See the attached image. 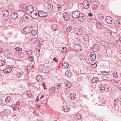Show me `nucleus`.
<instances>
[{"label": "nucleus", "instance_id": "7", "mask_svg": "<svg viewBox=\"0 0 121 121\" xmlns=\"http://www.w3.org/2000/svg\"><path fill=\"white\" fill-rule=\"evenodd\" d=\"M30 14L32 17L34 19H36L38 17L37 12L35 10H34Z\"/></svg>", "mask_w": 121, "mask_h": 121}, {"label": "nucleus", "instance_id": "49", "mask_svg": "<svg viewBox=\"0 0 121 121\" xmlns=\"http://www.w3.org/2000/svg\"><path fill=\"white\" fill-rule=\"evenodd\" d=\"M57 6L58 7V10L59 11L61 10L62 8L60 4H58Z\"/></svg>", "mask_w": 121, "mask_h": 121}, {"label": "nucleus", "instance_id": "30", "mask_svg": "<svg viewBox=\"0 0 121 121\" xmlns=\"http://www.w3.org/2000/svg\"><path fill=\"white\" fill-rule=\"evenodd\" d=\"M48 9L51 11L53 9V6L51 4H49L48 5Z\"/></svg>", "mask_w": 121, "mask_h": 121}, {"label": "nucleus", "instance_id": "51", "mask_svg": "<svg viewBox=\"0 0 121 121\" xmlns=\"http://www.w3.org/2000/svg\"><path fill=\"white\" fill-rule=\"evenodd\" d=\"M48 67H44L43 68V69H44V72H48Z\"/></svg>", "mask_w": 121, "mask_h": 121}, {"label": "nucleus", "instance_id": "40", "mask_svg": "<svg viewBox=\"0 0 121 121\" xmlns=\"http://www.w3.org/2000/svg\"><path fill=\"white\" fill-rule=\"evenodd\" d=\"M77 32L76 33L77 35L79 36L81 35L82 34V31L81 30H78Z\"/></svg>", "mask_w": 121, "mask_h": 121}, {"label": "nucleus", "instance_id": "22", "mask_svg": "<svg viewBox=\"0 0 121 121\" xmlns=\"http://www.w3.org/2000/svg\"><path fill=\"white\" fill-rule=\"evenodd\" d=\"M69 65L67 63H63L62 64V67L63 69H67L69 67Z\"/></svg>", "mask_w": 121, "mask_h": 121}, {"label": "nucleus", "instance_id": "19", "mask_svg": "<svg viewBox=\"0 0 121 121\" xmlns=\"http://www.w3.org/2000/svg\"><path fill=\"white\" fill-rule=\"evenodd\" d=\"M12 69L10 67H7V68L3 70L5 73H8L12 71Z\"/></svg>", "mask_w": 121, "mask_h": 121}, {"label": "nucleus", "instance_id": "10", "mask_svg": "<svg viewBox=\"0 0 121 121\" xmlns=\"http://www.w3.org/2000/svg\"><path fill=\"white\" fill-rule=\"evenodd\" d=\"M74 47L75 50L78 52L81 51L82 49V46L78 44H76L74 45Z\"/></svg>", "mask_w": 121, "mask_h": 121}, {"label": "nucleus", "instance_id": "21", "mask_svg": "<svg viewBox=\"0 0 121 121\" xmlns=\"http://www.w3.org/2000/svg\"><path fill=\"white\" fill-rule=\"evenodd\" d=\"M52 29L54 31L56 30L59 29V28L57 26V25L55 24H53L51 26Z\"/></svg>", "mask_w": 121, "mask_h": 121}, {"label": "nucleus", "instance_id": "61", "mask_svg": "<svg viewBox=\"0 0 121 121\" xmlns=\"http://www.w3.org/2000/svg\"><path fill=\"white\" fill-rule=\"evenodd\" d=\"M3 101V100L0 99V106L2 104Z\"/></svg>", "mask_w": 121, "mask_h": 121}, {"label": "nucleus", "instance_id": "60", "mask_svg": "<svg viewBox=\"0 0 121 121\" xmlns=\"http://www.w3.org/2000/svg\"><path fill=\"white\" fill-rule=\"evenodd\" d=\"M10 20V19L9 18L8 19H6L5 20V21L8 23H9V22Z\"/></svg>", "mask_w": 121, "mask_h": 121}, {"label": "nucleus", "instance_id": "36", "mask_svg": "<svg viewBox=\"0 0 121 121\" xmlns=\"http://www.w3.org/2000/svg\"><path fill=\"white\" fill-rule=\"evenodd\" d=\"M8 106L7 105L3 104L2 105H1L0 106V108L4 109L5 108H7Z\"/></svg>", "mask_w": 121, "mask_h": 121}, {"label": "nucleus", "instance_id": "41", "mask_svg": "<svg viewBox=\"0 0 121 121\" xmlns=\"http://www.w3.org/2000/svg\"><path fill=\"white\" fill-rule=\"evenodd\" d=\"M16 51H14V52H19L22 51V49L21 48H19L18 47H17L15 48Z\"/></svg>", "mask_w": 121, "mask_h": 121}, {"label": "nucleus", "instance_id": "34", "mask_svg": "<svg viewBox=\"0 0 121 121\" xmlns=\"http://www.w3.org/2000/svg\"><path fill=\"white\" fill-rule=\"evenodd\" d=\"M76 117L77 119L78 120H80L82 117L81 115L79 114H76Z\"/></svg>", "mask_w": 121, "mask_h": 121}, {"label": "nucleus", "instance_id": "58", "mask_svg": "<svg viewBox=\"0 0 121 121\" xmlns=\"http://www.w3.org/2000/svg\"><path fill=\"white\" fill-rule=\"evenodd\" d=\"M16 106L20 107V103L19 102L17 103L15 105V106Z\"/></svg>", "mask_w": 121, "mask_h": 121}, {"label": "nucleus", "instance_id": "20", "mask_svg": "<svg viewBox=\"0 0 121 121\" xmlns=\"http://www.w3.org/2000/svg\"><path fill=\"white\" fill-rule=\"evenodd\" d=\"M76 97V94L75 93H72L70 95V98L71 100H74L75 99Z\"/></svg>", "mask_w": 121, "mask_h": 121}, {"label": "nucleus", "instance_id": "8", "mask_svg": "<svg viewBox=\"0 0 121 121\" xmlns=\"http://www.w3.org/2000/svg\"><path fill=\"white\" fill-rule=\"evenodd\" d=\"M85 19V17L84 15L82 13H81L78 18V21L82 22H83L84 21Z\"/></svg>", "mask_w": 121, "mask_h": 121}, {"label": "nucleus", "instance_id": "57", "mask_svg": "<svg viewBox=\"0 0 121 121\" xmlns=\"http://www.w3.org/2000/svg\"><path fill=\"white\" fill-rule=\"evenodd\" d=\"M22 9H24V10L25 8V9H26V8H25V7H26V5H25V4H23V6H22Z\"/></svg>", "mask_w": 121, "mask_h": 121}, {"label": "nucleus", "instance_id": "45", "mask_svg": "<svg viewBox=\"0 0 121 121\" xmlns=\"http://www.w3.org/2000/svg\"><path fill=\"white\" fill-rule=\"evenodd\" d=\"M67 48L65 47H64L63 48L61 52L62 53H64L66 52Z\"/></svg>", "mask_w": 121, "mask_h": 121}, {"label": "nucleus", "instance_id": "53", "mask_svg": "<svg viewBox=\"0 0 121 121\" xmlns=\"http://www.w3.org/2000/svg\"><path fill=\"white\" fill-rule=\"evenodd\" d=\"M107 33L108 35V36L111 37L112 35V33L110 31H108Z\"/></svg>", "mask_w": 121, "mask_h": 121}, {"label": "nucleus", "instance_id": "14", "mask_svg": "<svg viewBox=\"0 0 121 121\" xmlns=\"http://www.w3.org/2000/svg\"><path fill=\"white\" fill-rule=\"evenodd\" d=\"M36 79L37 81L39 82H41L43 79V77L40 75H37L36 77Z\"/></svg>", "mask_w": 121, "mask_h": 121}, {"label": "nucleus", "instance_id": "56", "mask_svg": "<svg viewBox=\"0 0 121 121\" xmlns=\"http://www.w3.org/2000/svg\"><path fill=\"white\" fill-rule=\"evenodd\" d=\"M99 22H97L96 23V26L97 28H99L100 26L99 25Z\"/></svg>", "mask_w": 121, "mask_h": 121}, {"label": "nucleus", "instance_id": "29", "mask_svg": "<svg viewBox=\"0 0 121 121\" xmlns=\"http://www.w3.org/2000/svg\"><path fill=\"white\" fill-rule=\"evenodd\" d=\"M119 20H117L115 22L114 24L115 26L117 27H118L121 25Z\"/></svg>", "mask_w": 121, "mask_h": 121}, {"label": "nucleus", "instance_id": "64", "mask_svg": "<svg viewBox=\"0 0 121 121\" xmlns=\"http://www.w3.org/2000/svg\"><path fill=\"white\" fill-rule=\"evenodd\" d=\"M3 51L2 50V49L1 48H0V53H3Z\"/></svg>", "mask_w": 121, "mask_h": 121}, {"label": "nucleus", "instance_id": "46", "mask_svg": "<svg viewBox=\"0 0 121 121\" xmlns=\"http://www.w3.org/2000/svg\"><path fill=\"white\" fill-rule=\"evenodd\" d=\"M28 59L30 61H32L34 60V57L33 56H30Z\"/></svg>", "mask_w": 121, "mask_h": 121}, {"label": "nucleus", "instance_id": "28", "mask_svg": "<svg viewBox=\"0 0 121 121\" xmlns=\"http://www.w3.org/2000/svg\"><path fill=\"white\" fill-rule=\"evenodd\" d=\"M55 88L52 87L49 90V93H54L55 91Z\"/></svg>", "mask_w": 121, "mask_h": 121}, {"label": "nucleus", "instance_id": "31", "mask_svg": "<svg viewBox=\"0 0 121 121\" xmlns=\"http://www.w3.org/2000/svg\"><path fill=\"white\" fill-rule=\"evenodd\" d=\"M114 104L113 105L115 107H118V101L117 100L115 99L114 101Z\"/></svg>", "mask_w": 121, "mask_h": 121}, {"label": "nucleus", "instance_id": "11", "mask_svg": "<svg viewBox=\"0 0 121 121\" xmlns=\"http://www.w3.org/2000/svg\"><path fill=\"white\" fill-rule=\"evenodd\" d=\"M38 16L41 17H44L48 15V14L43 12H39L38 13Z\"/></svg>", "mask_w": 121, "mask_h": 121}, {"label": "nucleus", "instance_id": "38", "mask_svg": "<svg viewBox=\"0 0 121 121\" xmlns=\"http://www.w3.org/2000/svg\"><path fill=\"white\" fill-rule=\"evenodd\" d=\"M36 31L35 30H33L32 29V31L30 33V35H32L34 36L36 34Z\"/></svg>", "mask_w": 121, "mask_h": 121}, {"label": "nucleus", "instance_id": "42", "mask_svg": "<svg viewBox=\"0 0 121 121\" xmlns=\"http://www.w3.org/2000/svg\"><path fill=\"white\" fill-rule=\"evenodd\" d=\"M72 29V26H70L68 27L66 30L67 32H70Z\"/></svg>", "mask_w": 121, "mask_h": 121}, {"label": "nucleus", "instance_id": "5", "mask_svg": "<svg viewBox=\"0 0 121 121\" xmlns=\"http://www.w3.org/2000/svg\"><path fill=\"white\" fill-rule=\"evenodd\" d=\"M80 13L78 11H76L73 12L72 13V16L73 17L75 18H78Z\"/></svg>", "mask_w": 121, "mask_h": 121}, {"label": "nucleus", "instance_id": "54", "mask_svg": "<svg viewBox=\"0 0 121 121\" xmlns=\"http://www.w3.org/2000/svg\"><path fill=\"white\" fill-rule=\"evenodd\" d=\"M27 95H28V96L29 97L31 98H33V96L32 94L30 93H28Z\"/></svg>", "mask_w": 121, "mask_h": 121}, {"label": "nucleus", "instance_id": "13", "mask_svg": "<svg viewBox=\"0 0 121 121\" xmlns=\"http://www.w3.org/2000/svg\"><path fill=\"white\" fill-rule=\"evenodd\" d=\"M11 17L13 19H16L18 17L17 13L16 12H13L11 14Z\"/></svg>", "mask_w": 121, "mask_h": 121}, {"label": "nucleus", "instance_id": "4", "mask_svg": "<svg viewBox=\"0 0 121 121\" xmlns=\"http://www.w3.org/2000/svg\"><path fill=\"white\" fill-rule=\"evenodd\" d=\"M83 7L86 9L88 8L90 5V2L87 0L84 1L82 3Z\"/></svg>", "mask_w": 121, "mask_h": 121}, {"label": "nucleus", "instance_id": "23", "mask_svg": "<svg viewBox=\"0 0 121 121\" xmlns=\"http://www.w3.org/2000/svg\"><path fill=\"white\" fill-rule=\"evenodd\" d=\"M33 53L32 50H27L25 52L26 54L28 56L32 55Z\"/></svg>", "mask_w": 121, "mask_h": 121}, {"label": "nucleus", "instance_id": "33", "mask_svg": "<svg viewBox=\"0 0 121 121\" xmlns=\"http://www.w3.org/2000/svg\"><path fill=\"white\" fill-rule=\"evenodd\" d=\"M83 38L85 41H87L89 40V36H88L84 35L83 36Z\"/></svg>", "mask_w": 121, "mask_h": 121}, {"label": "nucleus", "instance_id": "47", "mask_svg": "<svg viewBox=\"0 0 121 121\" xmlns=\"http://www.w3.org/2000/svg\"><path fill=\"white\" fill-rule=\"evenodd\" d=\"M7 55L10 56H14V54L13 55V53L12 54L10 51L8 52V53Z\"/></svg>", "mask_w": 121, "mask_h": 121}, {"label": "nucleus", "instance_id": "50", "mask_svg": "<svg viewBox=\"0 0 121 121\" xmlns=\"http://www.w3.org/2000/svg\"><path fill=\"white\" fill-rule=\"evenodd\" d=\"M103 72L105 73V75H108L110 73V71L106 72V71H105Z\"/></svg>", "mask_w": 121, "mask_h": 121}, {"label": "nucleus", "instance_id": "48", "mask_svg": "<svg viewBox=\"0 0 121 121\" xmlns=\"http://www.w3.org/2000/svg\"><path fill=\"white\" fill-rule=\"evenodd\" d=\"M4 62L3 61L0 60V67L4 65Z\"/></svg>", "mask_w": 121, "mask_h": 121}, {"label": "nucleus", "instance_id": "9", "mask_svg": "<svg viewBox=\"0 0 121 121\" xmlns=\"http://www.w3.org/2000/svg\"><path fill=\"white\" fill-rule=\"evenodd\" d=\"M32 29V27H25L23 29V31L25 34H28L30 33Z\"/></svg>", "mask_w": 121, "mask_h": 121}, {"label": "nucleus", "instance_id": "24", "mask_svg": "<svg viewBox=\"0 0 121 121\" xmlns=\"http://www.w3.org/2000/svg\"><path fill=\"white\" fill-rule=\"evenodd\" d=\"M63 109L64 111L65 112H68L70 110V108L68 106L65 105L64 106Z\"/></svg>", "mask_w": 121, "mask_h": 121}, {"label": "nucleus", "instance_id": "59", "mask_svg": "<svg viewBox=\"0 0 121 121\" xmlns=\"http://www.w3.org/2000/svg\"><path fill=\"white\" fill-rule=\"evenodd\" d=\"M19 107L16 106H15L14 108L16 110H19Z\"/></svg>", "mask_w": 121, "mask_h": 121}, {"label": "nucleus", "instance_id": "39", "mask_svg": "<svg viewBox=\"0 0 121 121\" xmlns=\"http://www.w3.org/2000/svg\"><path fill=\"white\" fill-rule=\"evenodd\" d=\"M66 86L68 88H69L71 86V83L69 82L68 81L66 84Z\"/></svg>", "mask_w": 121, "mask_h": 121}, {"label": "nucleus", "instance_id": "62", "mask_svg": "<svg viewBox=\"0 0 121 121\" xmlns=\"http://www.w3.org/2000/svg\"><path fill=\"white\" fill-rule=\"evenodd\" d=\"M82 77H79L78 78V81H82Z\"/></svg>", "mask_w": 121, "mask_h": 121}, {"label": "nucleus", "instance_id": "3", "mask_svg": "<svg viewBox=\"0 0 121 121\" xmlns=\"http://www.w3.org/2000/svg\"><path fill=\"white\" fill-rule=\"evenodd\" d=\"M91 2L95 8L98 7L99 4V2L98 0H91Z\"/></svg>", "mask_w": 121, "mask_h": 121}, {"label": "nucleus", "instance_id": "1", "mask_svg": "<svg viewBox=\"0 0 121 121\" xmlns=\"http://www.w3.org/2000/svg\"><path fill=\"white\" fill-rule=\"evenodd\" d=\"M34 10V7L32 5H30L26 8V9H25L24 12L28 14H30Z\"/></svg>", "mask_w": 121, "mask_h": 121}, {"label": "nucleus", "instance_id": "37", "mask_svg": "<svg viewBox=\"0 0 121 121\" xmlns=\"http://www.w3.org/2000/svg\"><path fill=\"white\" fill-rule=\"evenodd\" d=\"M11 100V97L9 96H8L6 98L5 101L6 102L8 103Z\"/></svg>", "mask_w": 121, "mask_h": 121}, {"label": "nucleus", "instance_id": "35", "mask_svg": "<svg viewBox=\"0 0 121 121\" xmlns=\"http://www.w3.org/2000/svg\"><path fill=\"white\" fill-rule=\"evenodd\" d=\"M37 39L36 38H32L31 41V43L32 44L35 43L37 41Z\"/></svg>", "mask_w": 121, "mask_h": 121}, {"label": "nucleus", "instance_id": "44", "mask_svg": "<svg viewBox=\"0 0 121 121\" xmlns=\"http://www.w3.org/2000/svg\"><path fill=\"white\" fill-rule=\"evenodd\" d=\"M60 84L59 83H56L55 84L54 87L55 88V89H57L60 87Z\"/></svg>", "mask_w": 121, "mask_h": 121}, {"label": "nucleus", "instance_id": "16", "mask_svg": "<svg viewBox=\"0 0 121 121\" xmlns=\"http://www.w3.org/2000/svg\"><path fill=\"white\" fill-rule=\"evenodd\" d=\"M65 74L66 76L69 78H70L72 75V73L70 70H67L65 73Z\"/></svg>", "mask_w": 121, "mask_h": 121}, {"label": "nucleus", "instance_id": "63", "mask_svg": "<svg viewBox=\"0 0 121 121\" xmlns=\"http://www.w3.org/2000/svg\"><path fill=\"white\" fill-rule=\"evenodd\" d=\"M4 116L3 115V113H2L1 112H0V117H3Z\"/></svg>", "mask_w": 121, "mask_h": 121}, {"label": "nucleus", "instance_id": "6", "mask_svg": "<svg viewBox=\"0 0 121 121\" xmlns=\"http://www.w3.org/2000/svg\"><path fill=\"white\" fill-rule=\"evenodd\" d=\"M106 22L109 24H111L113 22V20L112 17L110 16H107L105 18Z\"/></svg>", "mask_w": 121, "mask_h": 121}, {"label": "nucleus", "instance_id": "15", "mask_svg": "<svg viewBox=\"0 0 121 121\" xmlns=\"http://www.w3.org/2000/svg\"><path fill=\"white\" fill-rule=\"evenodd\" d=\"M3 15L5 17H7L9 15V12L6 9L3 10L2 12Z\"/></svg>", "mask_w": 121, "mask_h": 121}, {"label": "nucleus", "instance_id": "55", "mask_svg": "<svg viewBox=\"0 0 121 121\" xmlns=\"http://www.w3.org/2000/svg\"><path fill=\"white\" fill-rule=\"evenodd\" d=\"M27 69H26V71H27V74H28L29 73V72H30V70H31V69H28V68H27Z\"/></svg>", "mask_w": 121, "mask_h": 121}, {"label": "nucleus", "instance_id": "32", "mask_svg": "<svg viewBox=\"0 0 121 121\" xmlns=\"http://www.w3.org/2000/svg\"><path fill=\"white\" fill-rule=\"evenodd\" d=\"M23 75L22 73L21 72H17V73L16 77L18 78H19Z\"/></svg>", "mask_w": 121, "mask_h": 121}, {"label": "nucleus", "instance_id": "17", "mask_svg": "<svg viewBox=\"0 0 121 121\" xmlns=\"http://www.w3.org/2000/svg\"><path fill=\"white\" fill-rule=\"evenodd\" d=\"M4 111L3 112V115L4 116H7L9 115L10 112V111L8 110H7V109H4Z\"/></svg>", "mask_w": 121, "mask_h": 121}, {"label": "nucleus", "instance_id": "26", "mask_svg": "<svg viewBox=\"0 0 121 121\" xmlns=\"http://www.w3.org/2000/svg\"><path fill=\"white\" fill-rule=\"evenodd\" d=\"M98 80V78L97 77H94L92 79V82L93 83H96L97 82Z\"/></svg>", "mask_w": 121, "mask_h": 121}, {"label": "nucleus", "instance_id": "2", "mask_svg": "<svg viewBox=\"0 0 121 121\" xmlns=\"http://www.w3.org/2000/svg\"><path fill=\"white\" fill-rule=\"evenodd\" d=\"M16 57L19 58H22L24 56V54L22 52H14L13 55Z\"/></svg>", "mask_w": 121, "mask_h": 121}, {"label": "nucleus", "instance_id": "25", "mask_svg": "<svg viewBox=\"0 0 121 121\" xmlns=\"http://www.w3.org/2000/svg\"><path fill=\"white\" fill-rule=\"evenodd\" d=\"M63 15L64 19L66 21H67L69 19L68 15L66 13H64Z\"/></svg>", "mask_w": 121, "mask_h": 121}, {"label": "nucleus", "instance_id": "52", "mask_svg": "<svg viewBox=\"0 0 121 121\" xmlns=\"http://www.w3.org/2000/svg\"><path fill=\"white\" fill-rule=\"evenodd\" d=\"M100 88V90L103 91H104L105 89V87L104 86H102Z\"/></svg>", "mask_w": 121, "mask_h": 121}, {"label": "nucleus", "instance_id": "12", "mask_svg": "<svg viewBox=\"0 0 121 121\" xmlns=\"http://www.w3.org/2000/svg\"><path fill=\"white\" fill-rule=\"evenodd\" d=\"M99 49V45H93L92 47V50L94 52H96Z\"/></svg>", "mask_w": 121, "mask_h": 121}, {"label": "nucleus", "instance_id": "27", "mask_svg": "<svg viewBox=\"0 0 121 121\" xmlns=\"http://www.w3.org/2000/svg\"><path fill=\"white\" fill-rule=\"evenodd\" d=\"M79 58L80 59L82 60H86L87 58L84 55H82L80 56Z\"/></svg>", "mask_w": 121, "mask_h": 121}, {"label": "nucleus", "instance_id": "43", "mask_svg": "<svg viewBox=\"0 0 121 121\" xmlns=\"http://www.w3.org/2000/svg\"><path fill=\"white\" fill-rule=\"evenodd\" d=\"M106 47L108 48L109 49H111L112 48V46L110 45L108 43H107L106 44Z\"/></svg>", "mask_w": 121, "mask_h": 121}, {"label": "nucleus", "instance_id": "18", "mask_svg": "<svg viewBox=\"0 0 121 121\" xmlns=\"http://www.w3.org/2000/svg\"><path fill=\"white\" fill-rule=\"evenodd\" d=\"M90 56L91 60L92 61L94 60L96 58L95 55L92 52H91L90 53Z\"/></svg>", "mask_w": 121, "mask_h": 121}]
</instances>
